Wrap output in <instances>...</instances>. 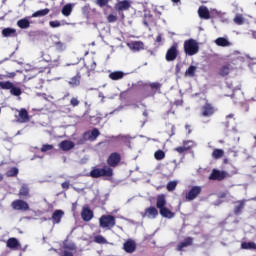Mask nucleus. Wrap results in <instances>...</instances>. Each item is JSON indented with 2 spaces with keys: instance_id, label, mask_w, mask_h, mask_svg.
<instances>
[{
  "instance_id": "nucleus-16",
  "label": "nucleus",
  "mask_w": 256,
  "mask_h": 256,
  "mask_svg": "<svg viewBox=\"0 0 256 256\" xmlns=\"http://www.w3.org/2000/svg\"><path fill=\"white\" fill-rule=\"evenodd\" d=\"M81 218L86 222L91 221L93 219V210L89 206H84L81 212Z\"/></svg>"
},
{
  "instance_id": "nucleus-62",
  "label": "nucleus",
  "mask_w": 256,
  "mask_h": 256,
  "mask_svg": "<svg viewBox=\"0 0 256 256\" xmlns=\"http://www.w3.org/2000/svg\"><path fill=\"white\" fill-rule=\"evenodd\" d=\"M252 36H253L254 39H256V31L252 32Z\"/></svg>"
},
{
  "instance_id": "nucleus-50",
  "label": "nucleus",
  "mask_w": 256,
  "mask_h": 256,
  "mask_svg": "<svg viewBox=\"0 0 256 256\" xmlns=\"http://www.w3.org/2000/svg\"><path fill=\"white\" fill-rule=\"evenodd\" d=\"M54 46L56 47L57 51H63V49H65V45L60 41L55 42Z\"/></svg>"
},
{
  "instance_id": "nucleus-60",
  "label": "nucleus",
  "mask_w": 256,
  "mask_h": 256,
  "mask_svg": "<svg viewBox=\"0 0 256 256\" xmlns=\"http://www.w3.org/2000/svg\"><path fill=\"white\" fill-rule=\"evenodd\" d=\"M176 74L181 73V65L177 64L175 68Z\"/></svg>"
},
{
  "instance_id": "nucleus-57",
  "label": "nucleus",
  "mask_w": 256,
  "mask_h": 256,
  "mask_svg": "<svg viewBox=\"0 0 256 256\" xmlns=\"http://www.w3.org/2000/svg\"><path fill=\"white\" fill-rule=\"evenodd\" d=\"M184 143H186V147H190V148L193 147V141L191 140H185Z\"/></svg>"
},
{
  "instance_id": "nucleus-3",
  "label": "nucleus",
  "mask_w": 256,
  "mask_h": 256,
  "mask_svg": "<svg viewBox=\"0 0 256 256\" xmlns=\"http://www.w3.org/2000/svg\"><path fill=\"white\" fill-rule=\"evenodd\" d=\"M115 225H117V220L113 215H102L99 218V227H101V229H107L110 231V229H113Z\"/></svg>"
},
{
  "instance_id": "nucleus-32",
  "label": "nucleus",
  "mask_w": 256,
  "mask_h": 256,
  "mask_svg": "<svg viewBox=\"0 0 256 256\" xmlns=\"http://www.w3.org/2000/svg\"><path fill=\"white\" fill-rule=\"evenodd\" d=\"M62 15H64V17H69V15H71V13H73V4L69 3L66 4L62 7L61 10Z\"/></svg>"
},
{
  "instance_id": "nucleus-15",
  "label": "nucleus",
  "mask_w": 256,
  "mask_h": 256,
  "mask_svg": "<svg viewBox=\"0 0 256 256\" xmlns=\"http://www.w3.org/2000/svg\"><path fill=\"white\" fill-rule=\"evenodd\" d=\"M29 121H31V117H29V112L27 109H20L18 113V123H29Z\"/></svg>"
},
{
  "instance_id": "nucleus-58",
  "label": "nucleus",
  "mask_w": 256,
  "mask_h": 256,
  "mask_svg": "<svg viewBox=\"0 0 256 256\" xmlns=\"http://www.w3.org/2000/svg\"><path fill=\"white\" fill-rule=\"evenodd\" d=\"M89 11H91V7H89V5L83 7V13H89Z\"/></svg>"
},
{
  "instance_id": "nucleus-41",
  "label": "nucleus",
  "mask_w": 256,
  "mask_h": 256,
  "mask_svg": "<svg viewBox=\"0 0 256 256\" xmlns=\"http://www.w3.org/2000/svg\"><path fill=\"white\" fill-rule=\"evenodd\" d=\"M154 157H155L156 161H163V159H165V151L157 150L154 153Z\"/></svg>"
},
{
  "instance_id": "nucleus-9",
  "label": "nucleus",
  "mask_w": 256,
  "mask_h": 256,
  "mask_svg": "<svg viewBox=\"0 0 256 256\" xmlns=\"http://www.w3.org/2000/svg\"><path fill=\"white\" fill-rule=\"evenodd\" d=\"M18 197H20V199H31V188H29V184H22L19 192H18Z\"/></svg>"
},
{
  "instance_id": "nucleus-2",
  "label": "nucleus",
  "mask_w": 256,
  "mask_h": 256,
  "mask_svg": "<svg viewBox=\"0 0 256 256\" xmlns=\"http://www.w3.org/2000/svg\"><path fill=\"white\" fill-rule=\"evenodd\" d=\"M92 179H99L100 177H113V168L104 166L103 168H93L90 171Z\"/></svg>"
},
{
  "instance_id": "nucleus-45",
  "label": "nucleus",
  "mask_w": 256,
  "mask_h": 256,
  "mask_svg": "<svg viewBox=\"0 0 256 256\" xmlns=\"http://www.w3.org/2000/svg\"><path fill=\"white\" fill-rule=\"evenodd\" d=\"M80 103H81V101H79V98H77V97H72L70 99L71 107H79Z\"/></svg>"
},
{
  "instance_id": "nucleus-7",
  "label": "nucleus",
  "mask_w": 256,
  "mask_h": 256,
  "mask_svg": "<svg viewBox=\"0 0 256 256\" xmlns=\"http://www.w3.org/2000/svg\"><path fill=\"white\" fill-rule=\"evenodd\" d=\"M11 207L14 211H29V203L21 199L14 200Z\"/></svg>"
},
{
  "instance_id": "nucleus-33",
  "label": "nucleus",
  "mask_w": 256,
  "mask_h": 256,
  "mask_svg": "<svg viewBox=\"0 0 256 256\" xmlns=\"http://www.w3.org/2000/svg\"><path fill=\"white\" fill-rule=\"evenodd\" d=\"M50 11L51 10L49 8L38 10V11L34 12L31 17H33V18L45 17L46 15H49Z\"/></svg>"
},
{
  "instance_id": "nucleus-34",
  "label": "nucleus",
  "mask_w": 256,
  "mask_h": 256,
  "mask_svg": "<svg viewBox=\"0 0 256 256\" xmlns=\"http://www.w3.org/2000/svg\"><path fill=\"white\" fill-rule=\"evenodd\" d=\"M131 49L133 51H141V50L145 49V44H143V42H141V41L132 42Z\"/></svg>"
},
{
  "instance_id": "nucleus-6",
  "label": "nucleus",
  "mask_w": 256,
  "mask_h": 256,
  "mask_svg": "<svg viewBox=\"0 0 256 256\" xmlns=\"http://www.w3.org/2000/svg\"><path fill=\"white\" fill-rule=\"evenodd\" d=\"M107 167H110V169L118 167V165L121 163V154L119 152H113L109 155V157L106 160Z\"/></svg>"
},
{
  "instance_id": "nucleus-51",
  "label": "nucleus",
  "mask_w": 256,
  "mask_h": 256,
  "mask_svg": "<svg viewBox=\"0 0 256 256\" xmlns=\"http://www.w3.org/2000/svg\"><path fill=\"white\" fill-rule=\"evenodd\" d=\"M199 53V43L193 40V55H197Z\"/></svg>"
},
{
  "instance_id": "nucleus-11",
  "label": "nucleus",
  "mask_w": 256,
  "mask_h": 256,
  "mask_svg": "<svg viewBox=\"0 0 256 256\" xmlns=\"http://www.w3.org/2000/svg\"><path fill=\"white\" fill-rule=\"evenodd\" d=\"M125 253H135L137 251V243L133 239H128L123 244Z\"/></svg>"
},
{
  "instance_id": "nucleus-47",
  "label": "nucleus",
  "mask_w": 256,
  "mask_h": 256,
  "mask_svg": "<svg viewBox=\"0 0 256 256\" xmlns=\"http://www.w3.org/2000/svg\"><path fill=\"white\" fill-rule=\"evenodd\" d=\"M53 150V145L51 144H44L41 148L42 153H47V151Z\"/></svg>"
},
{
  "instance_id": "nucleus-64",
  "label": "nucleus",
  "mask_w": 256,
  "mask_h": 256,
  "mask_svg": "<svg viewBox=\"0 0 256 256\" xmlns=\"http://www.w3.org/2000/svg\"><path fill=\"white\" fill-rule=\"evenodd\" d=\"M227 118L229 119L233 118V114L228 115Z\"/></svg>"
},
{
  "instance_id": "nucleus-37",
  "label": "nucleus",
  "mask_w": 256,
  "mask_h": 256,
  "mask_svg": "<svg viewBox=\"0 0 256 256\" xmlns=\"http://www.w3.org/2000/svg\"><path fill=\"white\" fill-rule=\"evenodd\" d=\"M19 175V168L12 167L6 172V177H17Z\"/></svg>"
},
{
  "instance_id": "nucleus-43",
  "label": "nucleus",
  "mask_w": 256,
  "mask_h": 256,
  "mask_svg": "<svg viewBox=\"0 0 256 256\" xmlns=\"http://www.w3.org/2000/svg\"><path fill=\"white\" fill-rule=\"evenodd\" d=\"M234 23H235L236 25H243V23H245V18H243V15L237 14V15L234 17Z\"/></svg>"
},
{
  "instance_id": "nucleus-26",
  "label": "nucleus",
  "mask_w": 256,
  "mask_h": 256,
  "mask_svg": "<svg viewBox=\"0 0 256 256\" xmlns=\"http://www.w3.org/2000/svg\"><path fill=\"white\" fill-rule=\"evenodd\" d=\"M108 77L112 81H120V79H123V77H125V72H123V71H114V72H111L108 75Z\"/></svg>"
},
{
  "instance_id": "nucleus-59",
  "label": "nucleus",
  "mask_w": 256,
  "mask_h": 256,
  "mask_svg": "<svg viewBox=\"0 0 256 256\" xmlns=\"http://www.w3.org/2000/svg\"><path fill=\"white\" fill-rule=\"evenodd\" d=\"M161 41H163V36H162L161 34H159V35L156 37L155 42H156V43H161Z\"/></svg>"
},
{
  "instance_id": "nucleus-42",
  "label": "nucleus",
  "mask_w": 256,
  "mask_h": 256,
  "mask_svg": "<svg viewBox=\"0 0 256 256\" xmlns=\"http://www.w3.org/2000/svg\"><path fill=\"white\" fill-rule=\"evenodd\" d=\"M94 243H98V245H106L107 239L102 235H97L94 237Z\"/></svg>"
},
{
  "instance_id": "nucleus-38",
  "label": "nucleus",
  "mask_w": 256,
  "mask_h": 256,
  "mask_svg": "<svg viewBox=\"0 0 256 256\" xmlns=\"http://www.w3.org/2000/svg\"><path fill=\"white\" fill-rule=\"evenodd\" d=\"M223 155H225V151H223V149H214L212 152V158L213 159H221V157H223Z\"/></svg>"
},
{
  "instance_id": "nucleus-46",
  "label": "nucleus",
  "mask_w": 256,
  "mask_h": 256,
  "mask_svg": "<svg viewBox=\"0 0 256 256\" xmlns=\"http://www.w3.org/2000/svg\"><path fill=\"white\" fill-rule=\"evenodd\" d=\"M201 194V187L194 186L193 187V199H197L198 195Z\"/></svg>"
},
{
  "instance_id": "nucleus-35",
  "label": "nucleus",
  "mask_w": 256,
  "mask_h": 256,
  "mask_svg": "<svg viewBox=\"0 0 256 256\" xmlns=\"http://www.w3.org/2000/svg\"><path fill=\"white\" fill-rule=\"evenodd\" d=\"M241 249L256 251V244L255 242H242Z\"/></svg>"
},
{
  "instance_id": "nucleus-1",
  "label": "nucleus",
  "mask_w": 256,
  "mask_h": 256,
  "mask_svg": "<svg viewBox=\"0 0 256 256\" xmlns=\"http://www.w3.org/2000/svg\"><path fill=\"white\" fill-rule=\"evenodd\" d=\"M156 207L159 209V213L162 217H165L166 219H173V217H175V213L167 208V196H165V194L157 196Z\"/></svg>"
},
{
  "instance_id": "nucleus-10",
  "label": "nucleus",
  "mask_w": 256,
  "mask_h": 256,
  "mask_svg": "<svg viewBox=\"0 0 256 256\" xmlns=\"http://www.w3.org/2000/svg\"><path fill=\"white\" fill-rule=\"evenodd\" d=\"M215 114V107L213 104L206 102L205 105L201 108V115L202 117H211Z\"/></svg>"
},
{
  "instance_id": "nucleus-55",
  "label": "nucleus",
  "mask_w": 256,
  "mask_h": 256,
  "mask_svg": "<svg viewBox=\"0 0 256 256\" xmlns=\"http://www.w3.org/2000/svg\"><path fill=\"white\" fill-rule=\"evenodd\" d=\"M15 75H17V73L8 72V73H6V75L4 77H6L7 79H13L15 77Z\"/></svg>"
},
{
  "instance_id": "nucleus-13",
  "label": "nucleus",
  "mask_w": 256,
  "mask_h": 256,
  "mask_svg": "<svg viewBox=\"0 0 256 256\" xmlns=\"http://www.w3.org/2000/svg\"><path fill=\"white\" fill-rule=\"evenodd\" d=\"M83 71H87L88 75L91 71H95L97 69V62H95L94 58H90L84 62V67H81Z\"/></svg>"
},
{
  "instance_id": "nucleus-49",
  "label": "nucleus",
  "mask_w": 256,
  "mask_h": 256,
  "mask_svg": "<svg viewBox=\"0 0 256 256\" xmlns=\"http://www.w3.org/2000/svg\"><path fill=\"white\" fill-rule=\"evenodd\" d=\"M185 77H193V65H190L188 69L185 71Z\"/></svg>"
},
{
  "instance_id": "nucleus-63",
  "label": "nucleus",
  "mask_w": 256,
  "mask_h": 256,
  "mask_svg": "<svg viewBox=\"0 0 256 256\" xmlns=\"http://www.w3.org/2000/svg\"><path fill=\"white\" fill-rule=\"evenodd\" d=\"M3 178H4L3 174L0 173V183H1V181H3Z\"/></svg>"
},
{
  "instance_id": "nucleus-31",
  "label": "nucleus",
  "mask_w": 256,
  "mask_h": 256,
  "mask_svg": "<svg viewBox=\"0 0 256 256\" xmlns=\"http://www.w3.org/2000/svg\"><path fill=\"white\" fill-rule=\"evenodd\" d=\"M2 35L3 37H17V30L15 28H4Z\"/></svg>"
},
{
  "instance_id": "nucleus-54",
  "label": "nucleus",
  "mask_w": 256,
  "mask_h": 256,
  "mask_svg": "<svg viewBox=\"0 0 256 256\" xmlns=\"http://www.w3.org/2000/svg\"><path fill=\"white\" fill-rule=\"evenodd\" d=\"M38 85H35V89H41L45 81L43 79H38Z\"/></svg>"
},
{
  "instance_id": "nucleus-19",
  "label": "nucleus",
  "mask_w": 256,
  "mask_h": 256,
  "mask_svg": "<svg viewBox=\"0 0 256 256\" xmlns=\"http://www.w3.org/2000/svg\"><path fill=\"white\" fill-rule=\"evenodd\" d=\"M232 67L230 63L222 65L218 70V75L220 77H227L231 73Z\"/></svg>"
},
{
  "instance_id": "nucleus-14",
  "label": "nucleus",
  "mask_w": 256,
  "mask_h": 256,
  "mask_svg": "<svg viewBox=\"0 0 256 256\" xmlns=\"http://www.w3.org/2000/svg\"><path fill=\"white\" fill-rule=\"evenodd\" d=\"M149 87L151 89V92L145 97H155L157 93H161V87H163V84L159 82H152L149 84Z\"/></svg>"
},
{
  "instance_id": "nucleus-39",
  "label": "nucleus",
  "mask_w": 256,
  "mask_h": 256,
  "mask_svg": "<svg viewBox=\"0 0 256 256\" xmlns=\"http://www.w3.org/2000/svg\"><path fill=\"white\" fill-rule=\"evenodd\" d=\"M99 135H101V132L99 131V129L93 128L92 131L90 132L88 139L90 141H95L97 137H99Z\"/></svg>"
},
{
  "instance_id": "nucleus-23",
  "label": "nucleus",
  "mask_w": 256,
  "mask_h": 256,
  "mask_svg": "<svg viewBox=\"0 0 256 256\" xmlns=\"http://www.w3.org/2000/svg\"><path fill=\"white\" fill-rule=\"evenodd\" d=\"M190 245H193V238L187 237V238L184 239V241L180 242L177 245L176 250L177 251H183V249H185V247H190Z\"/></svg>"
},
{
  "instance_id": "nucleus-22",
  "label": "nucleus",
  "mask_w": 256,
  "mask_h": 256,
  "mask_svg": "<svg viewBox=\"0 0 256 256\" xmlns=\"http://www.w3.org/2000/svg\"><path fill=\"white\" fill-rule=\"evenodd\" d=\"M6 247H8V249L17 250L21 247V243H19L17 238H9L6 242Z\"/></svg>"
},
{
  "instance_id": "nucleus-40",
  "label": "nucleus",
  "mask_w": 256,
  "mask_h": 256,
  "mask_svg": "<svg viewBox=\"0 0 256 256\" xmlns=\"http://www.w3.org/2000/svg\"><path fill=\"white\" fill-rule=\"evenodd\" d=\"M191 149V146H187V142H183V146L176 147L174 151H177V153L183 154L185 151H189Z\"/></svg>"
},
{
  "instance_id": "nucleus-8",
  "label": "nucleus",
  "mask_w": 256,
  "mask_h": 256,
  "mask_svg": "<svg viewBox=\"0 0 256 256\" xmlns=\"http://www.w3.org/2000/svg\"><path fill=\"white\" fill-rule=\"evenodd\" d=\"M228 177L227 172L213 169L212 173L209 176L210 181H223V179H226Z\"/></svg>"
},
{
  "instance_id": "nucleus-20",
  "label": "nucleus",
  "mask_w": 256,
  "mask_h": 256,
  "mask_svg": "<svg viewBox=\"0 0 256 256\" xmlns=\"http://www.w3.org/2000/svg\"><path fill=\"white\" fill-rule=\"evenodd\" d=\"M59 147L62 151H71V149H75V143L71 140H64L60 142Z\"/></svg>"
},
{
  "instance_id": "nucleus-12",
  "label": "nucleus",
  "mask_w": 256,
  "mask_h": 256,
  "mask_svg": "<svg viewBox=\"0 0 256 256\" xmlns=\"http://www.w3.org/2000/svg\"><path fill=\"white\" fill-rule=\"evenodd\" d=\"M177 55H179V51L177 50V46L173 45L167 50L165 59L168 62L175 61Z\"/></svg>"
},
{
  "instance_id": "nucleus-25",
  "label": "nucleus",
  "mask_w": 256,
  "mask_h": 256,
  "mask_svg": "<svg viewBox=\"0 0 256 256\" xmlns=\"http://www.w3.org/2000/svg\"><path fill=\"white\" fill-rule=\"evenodd\" d=\"M214 43L218 46V47H231V42L229 41V39L225 38V37H219L217 38Z\"/></svg>"
},
{
  "instance_id": "nucleus-61",
  "label": "nucleus",
  "mask_w": 256,
  "mask_h": 256,
  "mask_svg": "<svg viewBox=\"0 0 256 256\" xmlns=\"http://www.w3.org/2000/svg\"><path fill=\"white\" fill-rule=\"evenodd\" d=\"M3 84H5V81H0V89H3Z\"/></svg>"
},
{
  "instance_id": "nucleus-4",
  "label": "nucleus",
  "mask_w": 256,
  "mask_h": 256,
  "mask_svg": "<svg viewBox=\"0 0 256 256\" xmlns=\"http://www.w3.org/2000/svg\"><path fill=\"white\" fill-rule=\"evenodd\" d=\"M70 71H74L76 75L70 78L68 85L73 88L79 87V85H81V77H83V73L81 72L83 71V68H79V65H73V67L70 68Z\"/></svg>"
},
{
  "instance_id": "nucleus-52",
  "label": "nucleus",
  "mask_w": 256,
  "mask_h": 256,
  "mask_svg": "<svg viewBox=\"0 0 256 256\" xmlns=\"http://www.w3.org/2000/svg\"><path fill=\"white\" fill-rule=\"evenodd\" d=\"M109 4V0H96V5L99 7H105Z\"/></svg>"
},
{
  "instance_id": "nucleus-53",
  "label": "nucleus",
  "mask_w": 256,
  "mask_h": 256,
  "mask_svg": "<svg viewBox=\"0 0 256 256\" xmlns=\"http://www.w3.org/2000/svg\"><path fill=\"white\" fill-rule=\"evenodd\" d=\"M107 21L108 23H115V21H117V16L113 14H109L107 17Z\"/></svg>"
},
{
  "instance_id": "nucleus-30",
  "label": "nucleus",
  "mask_w": 256,
  "mask_h": 256,
  "mask_svg": "<svg viewBox=\"0 0 256 256\" xmlns=\"http://www.w3.org/2000/svg\"><path fill=\"white\" fill-rule=\"evenodd\" d=\"M17 27H19V29H29V27H31V22L28 18H22L17 21Z\"/></svg>"
},
{
  "instance_id": "nucleus-24",
  "label": "nucleus",
  "mask_w": 256,
  "mask_h": 256,
  "mask_svg": "<svg viewBox=\"0 0 256 256\" xmlns=\"http://www.w3.org/2000/svg\"><path fill=\"white\" fill-rule=\"evenodd\" d=\"M184 53L192 57L193 55V39L192 38L184 42Z\"/></svg>"
},
{
  "instance_id": "nucleus-48",
  "label": "nucleus",
  "mask_w": 256,
  "mask_h": 256,
  "mask_svg": "<svg viewBox=\"0 0 256 256\" xmlns=\"http://www.w3.org/2000/svg\"><path fill=\"white\" fill-rule=\"evenodd\" d=\"M49 25L52 29H56L57 27H61V22L59 20L50 21Z\"/></svg>"
},
{
  "instance_id": "nucleus-17",
  "label": "nucleus",
  "mask_w": 256,
  "mask_h": 256,
  "mask_svg": "<svg viewBox=\"0 0 256 256\" xmlns=\"http://www.w3.org/2000/svg\"><path fill=\"white\" fill-rule=\"evenodd\" d=\"M63 215H65V212L63 210H55L51 217L53 225H59V223H61V220L63 219Z\"/></svg>"
},
{
  "instance_id": "nucleus-44",
  "label": "nucleus",
  "mask_w": 256,
  "mask_h": 256,
  "mask_svg": "<svg viewBox=\"0 0 256 256\" xmlns=\"http://www.w3.org/2000/svg\"><path fill=\"white\" fill-rule=\"evenodd\" d=\"M167 191H175L177 189V181H170L166 186Z\"/></svg>"
},
{
  "instance_id": "nucleus-5",
  "label": "nucleus",
  "mask_w": 256,
  "mask_h": 256,
  "mask_svg": "<svg viewBox=\"0 0 256 256\" xmlns=\"http://www.w3.org/2000/svg\"><path fill=\"white\" fill-rule=\"evenodd\" d=\"M2 89L10 91L11 95H14V97H19L23 93V91L11 81H5V84H2Z\"/></svg>"
},
{
  "instance_id": "nucleus-27",
  "label": "nucleus",
  "mask_w": 256,
  "mask_h": 256,
  "mask_svg": "<svg viewBox=\"0 0 256 256\" xmlns=\"http://www.w3.org/2000/svg\"><path fill=\"white\" fill-rule=\"evenodd\" d=\"M145 215L147 217H152V219H155L159 215V210H157L155 206H150L149 208L145 209Z\"/></svg>"
},
{
  "instance_id": "nucleus-28",
  "label": "nucleus",
  "mask_w": 256,
  "mask_h": 256,
  "mask_svg": "<svg viewBox=\"0 0 256 256\" xmlns=\"http://www.w3.org/2000/svg\"><path fill=\"white\" fill-rule=\"evenodd\" d=\"M153 23H155L153 15L151 13H145L143 17V25H145V27H149V25H153Z\"/></svg>"
},
{
  "instance_id": "nucleus-21",
  "label": "nucleus",
  "mask_w": 256,
  "mask_h": 256,
  "mask_svg": "<svg viewBox=\"0 0 256 256\" xmlns=\"http://www.w3.org/2000/svg\"><path fill=\"white\" fill-rule=\"evenodd\" d=\"M117 11H129L131 9V2L128 0L120 1L115 6Z\"/></svg>"
},
{
  "instance_id": "nucleus-56",
  "label": "nucleus",
  "mask_w": 256,
  "mask_h": 256,
  "mask_svg": "<svg viewBox=\"0 0 256 256\" xmlns=\"http://www.w3.org/2000/svg\"><path fill=\"white\" fill-rule=\"evenodd\" d=\"M70 185L71 184L68 181H65L61 184L62 189H65L66 191L69 189Z\"/></svg>"
},
{
  "instance_id": "nucleus-18",
  "label": "nucleus",
  "mask_w": 256,
  "mask_h": 256,
  "mask_svg": "<svg viewBox=\"0 0 256 256\" xmlns=\"http://www.w3.org/2000/svg\"><path fill=\"white\" fill-rule=\"evenodd\" d=\"M198 15L200 19L209 20L211 19V12H209V8L207 6H200L198 9Z\"/></svg>"
},
{
  "instance_id": "nucleus-36",
  "label": "nucleus",
  "mask_w": 256,
  "mask_h": 256,
  "mask_svg": "<svg viewBox=\"0 0 256 256\" xmlns=\"http://www.w3.org/2000/svg\"><path fill=\"white\" fill-rule=\"evenodd\" d=\"M182 200L183 201H193V188H191L189 191L183 192Z\"/></svg>"
},
{
  "instance_id": "nucleus-29",
  "label": "nucleus",
  "mask_w": 256,
  "mask_h": 256,
  "mask_svg": "<svg viewBox=\"0 0 256 256\" xmlns=\"http://www.w3.org/2000/svg\"><path fill=\"white\" fill-rule=\"evenodd\" d=\"M235 204L234 215H241V211L245 208V200H238Z\"/></svg>"
}]
</instances>
